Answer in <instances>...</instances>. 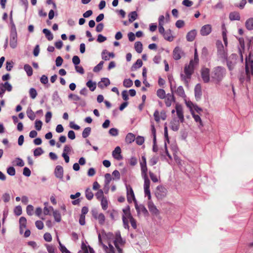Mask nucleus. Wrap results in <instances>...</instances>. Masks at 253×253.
<instances>
[{
	"mask_svg": "<svg viewBox=\"0 0 253 253\" xmlns=\"http://www.w3.org/2000/svg\"><path fill=\"white\" fill-rule=\"evenodd\" d=\"M199 58L197 48L195 49L194 58L190 60L189 64L185 65L184 68V72L180 74L181 80L183 81L186 86H188L189 82L191 78L192 75L194 73V66L197 64Z\"/></svg>",
	"mask_w": 253,
	"mask_h": 253,
	"instance_id": "f257e3e1",
	"label": "nucleus"
},
{
	"mask_svg": "<svg viewBox=\"0 0 253 253\" xmlns=\"http://www.w3.org/2000/svg\"><path fill=\"white\" fill-rule=\"evenodd\" d=\"M226 74L225 68L221 66L214 67L211 73V81L215 84L220 83Z\"/></svg>",
	"mask_w": 253,
	"mask_h": 253,
	"instance_id": "f03ea898",
	"label": "nucleus"
},
{
	"mask_svg": "<svg viewBox=\"0 0 253 253\" xmlns=\"http://www.w3.org/2000/svg\"><path fill=\"white\" fill-rule=\"evenodd\" d=\"M216 47L218 60L224 63L228 57L227 50L224 47L221 41H217Z\"/></svg>",
	"mask_w": 253,
	"mask_h": 253,
	"instance_id": "7ed1b4c3",
	"label": "nucleus"
},
{
	"mask_svg": "<svg viewBox=\"0 0 253 253\" xmlns=\"http://www.w3.org/2000/svg\"><path fill=\"white\" fill-rule=\"evenodd\" d=\"M251 74L253 75V50L250 53L248 57L246 58V75L247 81L250 80Z\"/></svg>",
	"mask_w": 253,
	"mask_h": 253,
	"instance_id": "20e7f679",
	"label": "nucleus"
},
{
	"mask_svg": "<svg viewBox=\"0 0 253 253\" xmlns=\"http://www.w3.org/2000/svg\"><path fill=\"white\" fill-rule=\"evenodd\" d=\"M113 243L119 253H123V250L121 248L120 246H124L125 241L122 238L120 231L116 232L115 239Z\"/></svg>",
	"mask_w": 253,
	"mask_h": 253,
	"instance_id": "39448f33",
	"label": "nucleus"
},
{
	"mask_svg": "<svg viewBox=\"0 0 253 253\" xmlns=\"http://www.w3.org/2000/svg\"><path fill=\"white\" fill-rule=\"evenodd\" d=\"M175 88V86H173L171 82H170V88L171 93H168L166 96L165 102L166 105L167 107H170L172 103L175 102V98L173 96V89Z\"/></svg>",
	"mask_w": 253,
	"mask_h": 253,
	"instance_id": "423d86ee",
	"label": "nucleus"
},
{
	"mask_svg": "<svg viewBox=\"0 0 253 253\" xmlns=\"http://www.w3.org/2000/svg\"><path fill=\"white\" fill-rule=\"evenodd\" d=\"M167 192V190L165 187L159 185L156 187L155 195L158 200H161L166 197Z\"/></svg>",
	"mask_w": 253,
	"mask_h": 253,
	"instance_id": "0eeeda50",
	"label": "nucleus"
},
{
	"mask_svg": "<svg viewBox=\"0 0 253 253\" xmlns=\"http://www.w3.org/2000/svg\"><path fill=\"white\" fill-rule=\"evenodd\" d=\"M17 34L16 30L13 29L11 30L10 34L9 45L10 46L13 48H15L17 46Z\"/></svg>",
	"mask_w": 253,
	"mask_h": 253,
	"instance_id": "6e6552de",
	"label": "nucleus"
},
{
	"mask_svg": "<svg viewBox=\"0 0 253 253\" xmlns=\"http://www.w3.org/2000/svg\"><path fill=\"white\" fill-rule=\"evenodd\" d=\"M236 55L235 54H231L229 57L227 58L225 60L226 62L227 66L229 71H232L236 63Z\"/></svg>",
	"mask_w": 253,
	"mask_h": 253,
	"instance_id": "1a4fd4ad",
	"label": "nucleus"
},
{
	"mask_svg": "<svg viewBox=\"0 0 253 253\" xmlns=\"http://www.w3.org/2000/svg\"><path fill=\"white\" fill-rule=\"evenodd\" d=\"M12 86L8 82L0 84V97H2L6 90L11 91Z\"/></svg>",
	"mask_w": 253,
	"mask_h": 253,
	"instance_id": "9d476101",
	"label": "nucleus"
},
{
	"mask_svg": "<svg viewBox=\"0 0 253 253\" xmlns=\"http://www.w3.org/2000/svg\"><path fill=\"white\" fill-rule=\"evenodd\" d=\"M144 180V190L145 195L148 196V199H150L151 198L150 190V181L148 178V177H143Z\"/></svg>",
	"mask_w": 253,
	"mask_h": 253,
	"instance_id": "9b49d317",
	"label": "nucleus"
},
{
	"mask_svg": "<svg viewBox=\"0 0 253 253\" xmlns=\"http://www.w3.org/2000/svg\"><path fill=\"white\" fill-rule=\"evenodd\" d=\"M126 188L127 191V199L129 203H131L132 201H134V203L136 202V200L135 198L134 194L133 191L130 185H126Z\"/></svg>",
	"mask_w": 253,
	"mask_h": 253,
	"instance_id": "f8f14e48",
	"label": "nucleus"
},
{
	"mask_svg": "<svg viewBox=\"0 0 253 253\" xmlns=\"http://www.w3.org/2000/svg\"><path fill=\"white\" fill-rule=\"evenodd\" d=\"M135 208L137 212L138 216H140V215L142 213L144 215H146L148 214V212L143 205H138L137 202L135 203Z\"/></svg>",
	"mask_w": 253,
	"mask_h": 253,
	"instance_id": "ddd939ff",
	"label": "nucleus"
},
{
	"mask_svg": "<svg viewBox=\"0 0 253 253\" xmlns=\"http://www.w3.org/2000/svg\"><path fill=\"white\" fill-rule=\"evenodd\" d=\"M201 76L204 83H209L210 81V70L208 68L202 69L201 71Z\"/></svg>",
	"mask_w": 253,
	"mask_h": 253,
	"instance_id": "4468645a",
	"label": "nucleus"
},
{
	"mask_svg": "<svg viewBox=\"0 0 253 253\" xmlns=\"http://www.w3.org/2000/svg\"><path fill=\"white\" fill-rule=\"evenodd\" d=\"M154 117L155 120L158 122L160 121L161 119L163 120H165L167 118V115L165 111H162L160 114L159 111L156 110L154 113Z\"/></svg>",
	"mask_w": 253,
	"mask_h": 253,
	"instance_id": "2eb2a0df",
	"label": "nucleus"
},
{
	"mask_svg": "<svg viewBox=\"0 0 253 253\" xmlns=\"http://www.w3.org/2000/svg\"><path fill=\"white\" fill-rule=\"evenodd\" d=\"M148 207L149 211L154 214L158 215L159 214V211L157 209L156 206L154 205L152 201L151 200V198L149 199V201L148 202Z\"/></svg>",
	"mask_w": 253,
	"mask_h": 253,
	"instance_id": "dca6fc26",
	"label": "nucleus"
},
{
	"mask_svg": "<svg viewBox=\"0 0 253 253\" xmlns=\"http://www.w3.org/2000/svg\"><path fill=\"white\" fill-rule=\"evenodd\" d=\"M211 32V26L207 24L202 27L200 30V34L203 36L209 35Z\"/></svg>",
	"mask_w": 253,
	"mask_h": 253,
	"instance_id": "f3484780",
	"label": "nucleus"
},
{
	"mask_svg": "<svg viewBox=\"0 0 253 253\" xmlns=\"http://www.w3.org/2000/svg\"><path fill=\"white\" fill-rule=\"evenodd\" d=\"M112 156L114 159L118 161L123 159V156L121 155V149L119 146L116 147L112 152Z\"/></svg>",
	"mask_w": 253,
	"mask_h": 253,
	"instance_id": "a211bd4d",
	"label": "nucleus"
},
{
	"mask_svg": "<svg viewBox=\"0 0 253 253\" xmlns=\"http://www.w3.org/2000/svg\"><path fill=\"white\" fill-rule=\"evenodd\" d=\"M194 93L196 100H200L202 95V87L200 84H198L196 85L194 88Z\"/></svg>",
	"mask_w": 253,
	"mask_h": 253,
	"instance_id": "6ab92c4d",
	"label": "nucleus"
},
{
	"mask_svg": "<svg viewBox=\"0 0 253 253\" xmlns=\"http://www.w3.org/2000/svg\"><path fill=\"white\" fill-rule=\"evenodd\" d=\"M54 174L57 178L62 180L63 176V167L59 165L57 166L54 170Z\"/></svg>",
	"mask_w": 253,
	"mask_h": 253,
	"instance_id": "aec40b11",
	"label": "nucleus"
},
{
	"mask_svg": "<svg viewBox=\"0 0 253 253\" xmlns=\"http://www.w3.org/2000/svg\"><path fill=\"white\" fill-rule=\"evenodd\" d=\"M182 54L183 51L181 48L176 46L173 51V57L175 60H179L181 58Z\"/></svg>",
	"mask_w": 253,
	"mask_h": 253,
	"instance_id": "412c9836",
	"label": "nucleus"
},
{
	"mask_svg": "<svg viewBox=\"0 0 253 253\" xmlns=\"http://www.w3.org/2000/svg\"><path fill=\"white\" fill-rule=\"evenodd\" d=\"M82 250L78 253H95L93 249L89 246H87L84 243H82L81 246Z\"/></svg>",
	"mask_w": 253,
	"mask_h": 253,
	"instance_id": "4be33fe9",
	"label": "nucleus"
},
{
	"mask_svg": "<svg viewBox=\"0 0 253 253\" xmlns=\"http://www.w3.org/2000/svg\"><path fill=\"white\" fill-rule=\"evenodd\" d=\"M175 110L176 114L179 119L180 122L182 123L184 121V116L183 113L182 108L180 105H176L175 106Z\"/></svg>",
	"mask_w": 253,
	"mask_h": 253,
	"instance_id": "5701e85b",
	"label": "nucleus"
},
{
	"mask_svg": "<svg viewBox=\"0 0 253 253\" xmlns=\"http://www.w3.org/2000/svg\"><path fill=\"white\" fill-rule=\"evenodd\" d=\"M27 223V220L25 217L22 216L19 219L20 224V233L22 234L23 232V229L26 228Z\"/></svg>",
	"mask_w": 253,
	"mask_h": 253,
	"instance_id": "b1692460",
	"label": "nucleus"
},
{
	"mask_svg": "<svg viewBox=\"0 0 253 253\" xmlns=\"http://www.w3.org/2000/svg\"><path fill=\"white\" fill-rule=\"evenodd\" d=\"M197 35L195 30H192L189 32L186 35V39L188 42H192L194 40Z\"/></svg>",
	"mask_w": 253,
	"mask_h": 253,
	"instance_id": "393cba45",
	"label": "nucleus"
},
{
	"mask_svg": "<svg viewBox=\"0 0 253 253\" xmlns=\"http://www.w3.org/2000/svg\"><path fill=\"white\" fill-rule=\"evenodd\" d=\"M110 84V80L108 78H102L101 82H99L98 85L100 88H103L104 86H107Z\"/></svg>",
	"mask_w": 253,
	"mask_h": 253,
	"instance_id": "a878e982",
	"label": "nucleus"
},
{
	"mask_svg": "<svg viewBox=\"0 0 253 253\" xmlns=\"http://www.w3.org/2000/svg\"><path fill=\"white\" fill-rule=\"evenodd\" d=\"M174 92L177 95L182 98H185L186 97L185 91L182 86H179L177 89H175Z\"/></svg>",
	"mask_w": 253,
	"mask_h": 253,
	"instance_id": "bb28decb",
	"label": "nucleus"
},
{
	"mask_svg": "<svg viewBox=\"0 0 253 253\" xmlns=\"http://www.w3.org/2000/svg\"><path fill=\"white\" fill-rule=\"evenodd\" d=\"M163 36L165 40L169 42H171L173 40V37L171 34V31L170 29L167 30Z\"/></svg>",
	"mask_w": 253,
	"mask_h": 253,
	"instance_id": "cd10ccee",
	"label": "nucleus"
},
{
	"mask_svg": "<svg viewBox=\"0 0 253 253\" xmlns=\"http://www.w3.org/2000/svg\"><path fill=\"white\" fill-rule=\"evenodd\" d=\"M245 26L249 31L253 30V18H250L246 20Z\"/></svg>",
	"mask_w": 253,
	"mask_h": 253,
	"instance_id": "c85d7f7f",
	"label": "nucleus"
},
{
	"mask_svg": "<svg viewBox=\"0 0 253 253\" xmlns=\"http://www.w3.org/2000/svg\"><path fill=\"white\" fill-rule=\"evenodd\" d=\"M229 19L232 21L240 20V15L239 13L236 11L231 12L229 14Z\"/></svg>",
	"mask_w": 253,
	"mask_h": 253,
	"instance_id": "c756f323",
	"label": "nucleus"
},
{
	"mask_svg": "<svg viewBox=\"0 0 253 253\" xmlns=\"http://www.w3.org/2000/svg\"><path fill=\"white\" fill-rule=\"evenodd\" d=\"M128 17L129 22L132 23L133 21L137 19L138 14L136 11H132L128 14Z\"/></svg>",
	"mask_w": 253,
	"mask_h": 253,
	"instance_id": "7c9ffc66",
	"label": "nucleus"
},
{
	"mask_svg": "<svg viewBox=\"0 0 253 253\" xmlns=\"http://www.w3.org/2000/svg\"><path fill=\"white\" fill-rule=\"evenodd\" d=\"M191 113L195 122L199 123L198 126L199 127H202L203 126V124L200 117L198 115L195 114L193 111H192Z\"/></svg>",
	"mask_w": 253,
	"mask_h": 253,
	"instance_id": "2f4dec72",
	"label": "nucleus"
},
{
	"mask_svg": "<svg viewBox=\"0 0 253 253\" xmlns=\"http://www.w3.org/2000/svg\"><path fill=\"white\" fill-rule=\"evenodd\" d=\"M143 63L141 59H137L136 62L133 64L131 67V71H135L137 69L140 68L142 66Z\"/></svg>",
	"mask_w": 253,
	"mask_h": 253,
	"instance_id": "473e14b6",
	"label": "nucleus"
},
{
	"mask_svg": "<svg viewBox=\"0 0 253 253\" xmlns=\"http://www.w3.org/2000/svg\"><path fill=\"white\" fill-rule=\"evenodd\" d=\"M135 135L132 133H128L126 137V141L127 143H131L135 140Z\"/></svg>",
	"mask_w": 253,
	"mask_h": 253,
	"instance_id": "72a5a7b5",
	"label": "nucleus"
},
{
	"mask_svg": "<svg viewBox=\"0 0 253 253\" xmlns=\"http://www.w3.org/2000/svg\"><path fill=\"white\" fill-rule=\"evenodd\" d=\"M42 32L45 35L46 38L48 41H51L53 39V36L51 32L47 29H44L42 30Z\"/></svg>",
	"mask_w": 253,
	"mask_h": 253,
	"instance_id": "f704fd0d",
	"label": "nucleus"
},
{
	"mask_svg": "<svg viewBox=\"0 0 253 253\" xmlns=\"http://www.w3.org/2000/svg\"><path fill=\"white\" fill-rule=\"evenodd\" d=\"M53 216L54 217V220L59 222L61 221V214L60 212L57 210H53Z\"/></svg>",
	"mask_w": 253,
	"mask_h": 253,
	"instance_id": "c9c22d12",
	"label": "nucleus"
},
{
	"mask_svg": "<svg viewBox=\"0 0 253 253\" xmlns=\"http://www.w3.org/2000/svg\"><path fill=\"white\" fill-rule=\"evenodd\" d=\"M86 85L91 91H94L96 87V83L93 82L91 80L88 81L86 83Z\"/></svg>",
	"mask_w": 253,
	"mask_h": 253,
	"instance_id": "e433bc0d",
	"label": "nucleus"
},
{
	"mask_svg": "<svg viewBox=\"0 0 253 253\" xmlns=\"http://www.w3.org/2000/svg\"><path fill=\"white\" fill-rule=\"evenodd\" d=\"M134 48L137 53H141L143 49L142 43L140 42H136L134 44Z\"/></svg>",
	"mask_w": 253,
	"mask_h": 253,
	"instance_id": "4c0bfd02",
	"label": "nucleus"
},
{
	"mask_svg": "<svg viewBox=\"0 0 253 253\" xmlns=\"http://www.w3.org/2000/svg\"><path fill=\"white\" fill-rule=\"evenodd\" d=\"M24 69L28 76H31L32 75L33 69L29 64H25L24 66Z\"/></svg>",
	"mask_w": 253,
	"mask_h": 253,
	"instance_id": "58836bf2",
	"label": "nucleus"
},
{
	"mask_svg": "<svg viewBox=\"0 0 253 253\" xmlns=\"http://www.w3.org/2000/svg\"><path fill=\"white\" fill-rule=\"evenodd\" d=\"M112 180L111 175L110 173H106L105 175V186L107 187L108 189V186L110 181Z\"/></svg>",
	"mask_w": 253,
	"mask_h": 253,
	"instance_id": "ea45409f",
	"label": "nucleus"
},
{
	"mask_svg": "<svg viewBox=\"0 0 253 253\" xmlns=\"http://www.w3.org/2000/svg\"><path fill=\"white\" fill-rule=\"evenodd\" d=\"M157 95L160 99H164L167 95L166 92L163 89H159L157 91Z\"/></svg>",
	"mask_w": 253,
	"mask_h": 253,
	"instance_id": "a19ab883",
	"label": "nucleus"
},
{
	"mask_svg": "<svg viewBox=\"0 0 253 253\" xmlns=\"http://www.w3.org/2000/svg\"><path fill=\"white\" fill-rule=\"evenodd\" d=\"M91 132V128L87 127L84 129L82 133V136L84 138L87 137Z\"/></svg>",
	"mask_w": 253,
	"mask_h": 253,
	"instance_id": "79ce46f5",
	"label": "nucleus"
},
{
	"mask_svg": "<svg viewBox=\"0 0 253 253\" xmlns=\"http://www.w3.org/2000/svg\"><path fill=\"white\" fill-rule=\"evenodd\" d=\"M85 197L88 200H90L93 198V194L90 188H87L86 189Z\"/></svg>",
	"mask_w": 253,
	"mask_h": 253,
	"instance_id": "37998d69",
	"label": "nucleus"
},
{
	"mask_svg": "<svg viewBox=\"0 0 253 253\" xmlns=\"http://www.w3.org/2000/svg\"><path fill=\"white\" fill-rule=\"evenodd\" d=\"M101 205L102 208L106 210L108 208V201L106 198L103 197L101 200Z\"/></svg>",
	"mask_w": 253,
	"mask_h": 253,
	"instance_id": "c03bdc74",
	"label": "nucleus"
},
{
	"mask_svg": "<svg viewBox=\"0 0 253 253\" xmlns=\"http://www.w3.org/2000/svg\"><path fill=\"white\" fill-rule=\"evenodd\" d=\"M97 220H98L99 223L101 225H103L105 220V217L104 215L100 213L99 215L97 216Z\"/></svg>",
	"mask_w": 253,
	"mask_h": 253,
	"instance_id": "a18cd8bd",
	"label": "nucleus"
},
{
	"mask_svg": "<svg viewBox=\"0 0 253 253\" xmlns=\"http://www.w3.org/2000/svg\"><path fill=\"white\" fill-rule=\"evenodd\" d=\"M104 64V61H100L96 66H95L93 69V71L94 72H98L100 71L102 67Z\"/></svg>",
	"mask_w": 253,
	"mask_h": 253,
	"instance_id": "49530a36",
	"label": "nucleus"
},
{
	"mask_svg": "<svg viewBox=\"0 0 253 253\" xmlns=\"http://www.w3.org/2000/svg\"><path fill=\"white\" fill-rule=\"evenodd\" d=\"M43 152H44L42 148L38 147L35 149V150L34 151V155L35 157H38L42 155L43 153Z\"/></svg>",
	"mask_w": 253,
	"mask_h": 253,
	"instance_id": "de8ad7c7",
	"label": "nucleus"
},
{
	"mask_svg": "<svg viewBox=\"0 0 253 253\" xmlns=\"http://www.w3.org/2000/svg\"><path fill=\"white\" fill-rule=\"evenodd\" d=\"M133 84L132 81L129 79H125L123 82V85L126 87H130Z\"/></svg>",
	"mask_w": 253,
	"mask_h": 253,
	"instance_id": "09e8293b",
	"label": "nucleus"
},
{
	"mask_svg": "<svg viewBox=\"0 0 253 253\" xmlns=\"http://www.w3.org/2000/svg\"><path fill=\"white\" fill-rule=\"evenodd\" d=\"M58 241L60 246V250L62 253H71L64 245L61 243L59 239H58Z\"/></svg>",
	"mask_w": 253,
	"mask_h": 253,
	"instance_id": "8fccbe9b",
	"label": "nucleus"
},
{
	"mask_svg": "<svg viewBox=\"0 0 253 253\" xmlns=\"http://www.w3.org/2000/svg\"><path fill=\"white\" fill-rule=\"evenodd\" d=\"M27 114L28 118L31 120H34L36 118V116H35L34 112L31 109H28L27 110Z\"/></svg>",
	"mask_w": 253,
	"mask_h": 253,
	"instance_id": "3c124183",
	"label": "nucleus"
},
{
	"mask_svg": "<svg viewBox=\"0 0 253 253\" xmlns=\"http://www.w3.org/2000/svg\"><path fill=\"white\" fill-rule=\"evenodd\" d=\"M159 161V157L157 156H154L151 158L149 161V164L151 166H154L156 165Z\"/></svg>",
	"mask_w": 253,
	"mask_h": 253,
	"instance_id": "603ef678",
	"label": "nucleus"
},
{
	"mask_svg": "<svg viewBox=\"0 0 253 253\" xmlns=\"http://www.w3.org/2000/svg\"><path fill=\"white\" fill-rule=\"evenodd\" d=\"M15 165L19 167H23L24 166V161L19 158H17L15 159L14 162Z\"/></svg>",
	"mask_w": 253,
	"mask_h": 253,
	"instance_id": "864d4df0",
	"label": "nucleus"
},
{
	"mask_svg": "<svg viewBox=\"0 0 253 253\" xmlns=\"http://www.w3.org/2000/svg\"><path fill=\"white\" fill-rule=\"evenodd\" d=\"M14 212L15 215L19 216L22 214V208L20 206H16L14 209Z\"/></svg>",
	"mask_w": 253,
	"mask_h": 253,
	"instance_id": "5fc2aeb1",
	"label": "nucleus"
},
{
	"mask_svg": "<svg viewBox=\"0 0 253 253\" xmlns=\"http://www.w3.org/2000/svg\"><path fill=\"white\" fill-rule=\"evenodd\" d=\"M34 207L32 205H29L26 208V212L29 215H32L33 214Z\"/></svg>",
	"mask_w": 253,
	"mask_h": 253,
	"instance_id": "6e6d98bb",
	"label": "nucleus"
},
{
	"mask_svg": "<svg viewBox=\"0 0 253 253\" xmlns=\"http://www.w3.org/2000/svg\"><path fill=\"white\" fill-rule=\"evenodd\" d=\"M54 210L53 208L51 206L49 207H45L43 209V213L44 215H49L50 212Z\"/></svg>",
	"mask_w": 253,
	"mask_h": 253,
	"instance_id": "4d7b16f0",
	"label": "nucleus"
},
{
	"mask_svg": "<svg viewBox=\"0 0 253 253\" xmlns=\"http://www.w3.org/2000/svg\"><path fill=\"white\" fill-rule=\"evenodd\" d=\"M170 127L174 131H177L179 128V125L178 122H173L170 123Z\"/></svg>",
	"mask_w": 253,
	"mask_h": 253,
	"instance_id": "13d9d810",
	"label": "nucleus"
},
{
	"mask_svg": "<svg viewBox=\"0 0 253 253\" xmlns=\"http://www.w3.org/2000/svg\"><path fill=\"white\" fill-rule=\"evenodd\" d=\"M7 173L11 175L14 176L15 174V169L13 167H9L7 169Z\"/></svg>",
	"mask_w": 253,
	"mask_h": 253,
	"instance_id": "bf43d9fd",
	"label": "nucleus"
},
{
	"mask_svg": "<svg viewBox=\"0 0 253 253\" xmlns=\"http://www.w3.org/2000/svg\"><path fill=\"white\" fill-rule=\"evenodd\" d=\"M141 175H142V177L143 178V177H148L147 176V166H142L141 167Z\"/></svg>",
	"mask_w": 253,
	"mask_h": 253,
	"instance_id": "052dcab7",
	"label": "nucleus"
},
{
	"mask_svg": "<svg viewBox=\"0 0 253 253\" xmlns=\"http://www.w3.org/2000/svg\"><path fill=\"white\" fill-rule=\"evenodd\" d=\"M29 93H30V97L32 98V99H35L37 95V91L34 88H31L30 89V91H29Z\"/></svg>",
	"mask_w": 253,
	"mask_h": 253,
	"instance_id": "680f3d73",
	"label": "nucleus"
},
{
	"mask_svg": "<svg viewBox=\"0 0 253 253\" xmlns=\"http://www.w3.org/2000/svg\"><path fill=\"white\" fill-rule=\"evenodd\" d=\"M109 134L113 136H116L118 135V130L116 128H112L109 131Z\"/></svg>",
	"mask_w": 253,
	"mask_h": 253,
	"instance_id": "e2e57ef3",
	"label": "nucleus"
},
{
	"mask_svg": "<svg viewBox=\"0 0 253 253\" xmlns=\"http://www.w3.org/2000/svg\"><path fill=\"white\" fill-rule=\"evenodd\" d=\"M42 123L41 121L36 120L35 121V125L36 129L38 131L40 130L42 128Z\"/></svg>",
	"mask_w": 253,
	"mask_h": 253,
	"instance_id": "0e129e2a",
	"label": "nucleus"
},
{
	"mask_svg": "<svg viewBox=\"0 0 253 253\" xmlns=\"http://www.w3.org/2000/svg\"><path fill=\"white\" fill-rule=\"evenodd\" d=\"M158 26H164L165 23V18L164 15H160L158 19Z\"/></svg>",
	"mask_w": 253,
	"mask_h": 253,
	"instance_id": "69168bd1",
	"label": "nucleus"
},
{
	"mask_svg": "<svg viewBox=\"0 0 253 253\" xmlns=\"http://www.w3.org/2000/svg\"><path fill=\"white\" fill-rule=\"evenodd\" d=\"M136 143L139 145H142L144 142V138L142 136H138L135 139Z\"/></svg>",
	"mask_w": 253,
	"mask_h": 253,
	"instance_id": "338daca9",
	"label": "nucleus"
},
{
	"mask_svg": "<svg viewBox=\"0 0 253 253\" xmlns=\"http://www.w3.org/2000/svg\"><path fill=\"white\" fill-rule=\"evenodd\" d=\"M2 198L4 202L7 203L10 201V197L8 193H5L2 195Z\"/></svg>",
	"mask_w": 253,
	"mask_h": 253,
	"instance_id": "774afa93",
	"label": "nucleus"
}]
</instances>
